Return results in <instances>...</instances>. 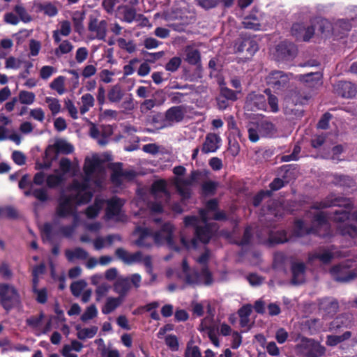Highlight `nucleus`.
<instances>
[{"instance_id": "nucleus-1", "label": "nucleus", "mask_w": 357, "mask_h": 357, "mask_svg": "<svg viewBox=\"0 0 357 357\" xmlns=\"http://www.w3.org/2000/svg\"><path fill=\"white\" fill-rule=\"evenodd\" d=\"M84 172L83 183L75 181L68 190L61 196L56 209V214L59 217L64 218L69 215L74 216L73 225L62 227L58 231L60 235L66 237L70 236L78 225V215L75 213L76 206L89 202L92 197V185L94 188H100L105 179V170L101 160L97 155L86 158Z\"/></svg>"}, {"instance_id": "nucleus-2", "label": "nucleus", "mask_w": 357, "mask_h": 357, "mask_svg": "<svg viewBox=\"0 0 357 357\" xmlns=\"http://www.w3.org/2000/svg\"><path fill=\"white\" fill-rule=\"evenodd\" d=\"M218 202L215 199L208 201L206 205V208L200 211V217L202 223L204 225V227L199 226V220L195 216H188L184 219L186 226L193 225L196 227V236L204 243L209 241L214 232L217 230L215 225H209L206 223L207 220L211 218L220 220L225 218L222 211H216Z\"/></svg>"}, {"instance_id": "nucleus-3", "label": "nucleus", "mask_w": 357, "mask_h": 357, "mask_svg": "<svg viewBox=\"0 0 357 357\" xmlns=\"http://www.w3.org/2000/svg\"><path fill=\"white\" fill-rule=\"evenodd\" d=\"M331 197L324 202L321 203L319 207H313L307 213V218H312V227L310 229H305L304 222L302 220H298L296 222V232L298 235H303L305 233L315 232L321 235L320 229L323 228L324 230L328 229V218L319 209L326 207H331L333 206H347L350 205V202L348 199L340 198V197Z\"/></svg>"}, {"instance_id": "nucleus-4", "label": "nucleus", "mask_w": 357, "mask_h": 357, "mask_svg": "<svg viewBox=\"0 0 357 357\" xmlns=\"http://www.w3.org/2000/svg\"><path fill=\"white\" fill-rule=\"evenodd\" d=\"M174 228L170 223L165 224L153 234L148 228L138 227L135 231L136 234L139 236L136 244L140 247H149L151 245V241L148 240L153 238L156 244L166 245L169 249L178 251V248L174 245Z\"/></svg>"}, {"instance_id": "nucleus-5", "label": "nucleus", "mask_w": 357, "mask_h": 357, "mask_svg": "<svg viewBox=\"0 0 357 357\" xmlns=\"http://www.w3.org/2000/svg\"><path fill=\"white\" fill-rule=\"evenodd\" d=\"M210 257V252L206 250L204 252L196 259V261L202 266L201 274L196 271L191 269L188 266L186 259L182 263V273L181 278L188 284L196 285L204 284L209 285L212 283L213 279L211 273L205 266Z\"/></svg>"}, {"instance_id": "nucleus-6", "label": "nucleus", "mask_w": 357, "mask_h": 357, "mask_svg": "<svg viewBox=\"0 0 357 357\" xmlns=\"http://www.w3.org/2000/svg\"><path fill=\"white\" fill-rule=\"evenodd\" d=\"M333 220L338 223L337 229L343 236H349L357 244V213L349 215L346 211H335Z\"/></svg>"}, {"instance_id": "nucleus-7", "label": "nucleus", "mask_w": 357, "mask_h": 357, "mask_svg": "<svg viewBox=\"0 0 357 357\" xmlns=\"http://www.w3.org/2000/svg\"><path fill=\"white\" fill-rule=\"evenodd\" d=\"M275 132L273 124L267 121L251 123L248 126V137L252 142H257L260 137H272Z\"/></svg>"}, {"instance_id": "nucleus-8", "label": "nucleus", "mask_w": 357, "mask_h": 357, "mask_svg": "<svg viewBox=\"0 0 357 357\" xmlns=\"http://www.w3.org/2000/svg\"><path fill=\"white\" fill-rule=\"evenodd\" d=\"M19 302V294L13 286L0 284V304L5 310H10Z\"/></svg>"}, {"instance_id": "nucleus-9", "label": "nucleus", "mask_w": 357, "mask_h": 357, "mask_svg": "<svg viewBox=\"0 0 357 357\" xmlns=\"http://www.w3.org/2000/svg\"><path fill=\"white\" fill-rule=\"evenodd\" d=\"M296 349L305 357H321L325 353V348L312 339H303Z\"/></svg>"}, {"instance_id": "nucleus-10", "label": "nucleus", "mask_w": 357, "mask_h": 357, "mask_svg": "<svg viewBox=\"0 0 357 357\" xmlns=\"http://www.w3.org/2000/svg\"><path fill=\"white\" fill-rule=\"evenodd\" d=\"M199 173L192 172L188 178L176 177L174 183L183 199H188L190 196L191 187L197 183Z\"/></svg>"}, {"instance_id": "nucleus-11", "label": "nucleus", "mask_w": 357, "mask_h": 357, "mask_svg": "<svg viewBox=\"0 0 357 357\" xmlns=\"http://www.w3.org/2000/svg\"><path fill=\"white\" fill-rule=\"evenodd\" d=\"M74 148L72 144L64 139H56L52 145H50L45 151L47 158H56V154H68L73 151Z\"/></svg>"}, {"instance_id": "nucleus-12", "label": "nucleus", "mask_w": 357, "mask_h": 357, "mask_svg": "<svg viewBox=\"0 0 357 357\" xmlns=\"http://www.w3.org/2000/svg\"><path fill=\"white\" fill-rule=\"evenodd\" d=\"M351 259H348L331 269V274L334 279L339 282H349L355 278V274L348 273L347 269L352 266Z\"/></svg>"}, {"instance_id": "nucleus-13", "label": "nucleus", "mask_w": 357, "mask_h": 357, "mask_svg": "<svg viewBox=\"0 0 357 357\" xmlns=\"http://www.w3.org/2000/svg\"><path fill=\"white\" fill-rule=\"evenodd\" d=\"M107 24L105 20H98L92 15L89 17L88 29L94 35L93 38L105 40L107 35Z\"/></svg>"}, {"instance_id": "nucleus-14", "label": "nucleus", "mask_w": 357, "mask_h": 357, "mask_svg": "<svg viewBox=\"0 0 357 357\" xmlns=\"http://www.w3.org/2000/svg\"><path fill=\"white\" fill-rule=\"evenodd\" d=\"M123 202L117 197H113L107 201V207L106 209V216L108 219L115 220H121V207Z\"/></svg>"}, {"instance_id": "nucleus-15", "label": "nucleus", "mask_w": 357, "mask_h": 357, "mask_svg": "<svg viewBox=\"0 0 357 357\" xmlns=\"http://www.w3.org/2000/svg\"><path fill=\"white\" fill-rule=\"evenodd\" d=\"M185 109L183 106L172 107L165 112V121L167 126H172L181 121L185 114Z\"/></svg>"}, {"instance_id": "nucleus-16", "label": "nucleus", "mask_w": 357, "mask_h": 357, "mask_svg": "<svg viewBox=\"0 0 357 357\" xmlns=\"http://www.w3.org/2000/svg\"><path fill=\"white\" fill-rule=\"evenodd\" d=\"M276 56L278 59H291L296 54V48L295 45L287 41L279 43L276 47Z\"/></svg>"}, {"instance_id": "nucleus-17", "label": "nucleus", "mask_w": 357, "mask_h": 357, "mask_svg": "<svg viewBox=\"0 0 357 357\" xmlns=\"http://www.w3.org/2000/svg\"><path fill=\"white\" fill-rule=\"evenodd\" d=\"M243 27L254 31L265 30V24L263 23V16L260 13H252L245 17L243 21Z\"/></svg>"}, {"instance_id": "nucleus-18", "label": "nucleus", "mask_w": 357, "mask_h": 357, "mask_svg": "<svg viewBox=\"0 0 357 357\" xmlns=\"http://www.w3.org/2000/svg\"><path fill=\"white\" fill-rule=\"evenodd\" d=\"M246 107L250 110H267L266 98L263 95L251 93L247 97Z\"/></svg>"}, {"instance_id": "nucleus-19", "label": "nucleus", "mask_w": 357, "mask_h": 357, "mask_svg": "<svg viewBox=\"0 0 357 357\" xmlns=\"http://www.w3.org/2000/svg\"><path fill=\"white\" fill-rule=\"evenodd\" d=\"M118 11L121 15V20L127 23H132L142 17V15L137 13L135 8L130 7L128 5L119 6L118 7Z\"/></svg>"}, {"instance_id": "nucleus-20", "label": "nucleus", "mask_w": 357, "mask_h": 357, "mask_svg": "<svg viewBox=\"0 0 357 357\" xmlns=\"http://www.w3.org/2000/svg\"><path fill=\"white\" fill-rule=\"evenodd\" d=\"M221 138L214 133H208L206 136L202 151L204 153H214L220 146Z\"/></svg>"}, {"instance_id": "nucleus-21", "label": "nucleus", "mask_w": 357, "mask_h": 357, "mask_svg": "<svg viewBox=\"0 0 357 357\" xmlns=\"http://www.w3.org/2000/svg\"><path fill=\"white\" fill-rule=\"evenodd\" d=\"M287 75L282 71H274L271 73L267 77L268 84L275 89L285 86L289 82Z\"/></svg>"}, {"instance_id": "nucleus-22", "label": "nucleus", "mask_w": 357, "mask_h": 357, "mask_svg": "<svg viewBox=\"0 0 357 357\" xmlns=\"http://www.w3.org/2000/svg\"><path fill=\"white\" fill-rule=\"evenodd\" d=\"M335 91L337 95L347 98H352L356 93L355 85L349 82H339L335 86Z\"/></svg>"}, {"instance_id": "nucleus-23", "label": "nucleus", "mask_w": 357, "mask_h": 357, "mask_svg": "<svg viewBox=\"0 0 357 357\" xmlns=\"http://www.w3.org/2000/svg\"><path fill=\"white\" fill-rule=\"evenodd\" d=\"M135 177V172L132 171L124 172L121 164L114 165V172L112 174V181L114 183L119 185L123 179L131 180Z\"/></svg>"}, {"instance_id": "nucleus-24", "label": "nucleus", "mask_w": 357, "mask_h": 357, "mask_svg": "<svg viewBox=\"0 0 357 357\" xmlns=\"http://www.w3.org/2000/svg\"><path fill=\"white\" fill-rule=\"evenodd\" d=\"M291 32L297 38L303 39L305 41L309 40L314 33V29L312 26L305 27L301 24H294L291 28Z\"/></svg>"}, {"instance_id": "nucleus-25", "label": "nucleus", "mask_w": 357, "mask_h": 357, "mask_svg": "<svg viewBox=\"0 0 357 357\" xmlns=\"http://www.w3.org/2000/svg\"><path fill=\"white\" fill-rule=\"evenodd\" d=\"M6 139H10L19 145L21 143L22 137L16 130L0 126V142Z\"/></svg>"}, {"instance_id": "nucleus-26", "label": "nucleus", "mask_w": 357, "mask_h": 357, "mask_svg": "<svg viewBox=\"0 0 357 357\" xmlns=\"http://www.w3.org/2000/svg\"><path fill=\"white\" fill-rule=\"evenodd\" d=\"M116 255L120 259L128 264L139 262L142 259L141 252L130 253L122 248L117 249Z\"/></svg>"}, {"instance_id": "nucleus-27", "label": "nucleus", "mask_w": 357, "mask_h": 357, "mask_svg": "<svg viewBox=\"0 0 357 357\" xmlns=\"http://www.w3.org/2000/svg\"><path fill=\"white\" fill-rule=\"evenodd\" d=\"M113 287L119 296L124 299L130 289L128 278L119 277L114 283Z\"/></svg>"}, {"instance_id": "nucleus-28", "label": "nucleus", "mask_w": 357, "mask_h": 357, "mask_svg": "<svg viewBox=\"0 0 357 357\" xmlns=\"http://www.w3.org/2000/svg\"><path fill=\"white\" fill-rule=\"evenodd\" d=\"M151 193L155 198H163L165 201L169 198V193L166 189V183L162 180L157 181L153 183Z\"/></svg>"}, {"instance_id": "nucleus-29", "label": "nucleus", "mask_w": 357, "mask_h": 357, "mask_svg": "<svg viewBox=\"0 0 357 357\" xmlns=\"http://www.w3.org/2000/svg\"><path fill=\"white\" fill-rule=\"evenodd\" d=\"M123 298L121 297H107L101 311L105 314H110L119 307L123 302Z\"/></svg>"}, {"instance_id": "nucleus-30", "label": "nucleus", "mask_w": 357, "mask_h": 357, "mask_svg": "<svg viewBox=\"0 0 357 357\" xmlns=\"http://www.w3.org/2000/svg\"><path fill=\"white\" fill-rule=\"evenodd\" d=\"M185 61L190 65H198L200 63V52L192 45L185 47L184 50Z\"/></svg>"}, {"instance_id": "nucleus-31", "label": "nucleus", "mask_w": 357, "mask_h": 357, "mask_svg": "<svg viewBox=\"0 0 357 357\" xmlns=\"http://www.w3.org/2000/svg\"><path fill=\"white\" fill-rule=\"evenodd\" d=\"M292 282L295 284H301L305 281V265L303 263H294L291 267Z\"/></svg>"}, {"instance_id": "nucleus-32", "label": "nucleus", "mask_w": 357, "mask_h": 357, "mask_svg": "<svg viewBox=\"0 0 357 357\" xmlns=\"http://www.w3.org/2000/svg\"><path fill=\"white\" fill-rule=\"evenodd\" d=\"M65 255L69 261L73 262L75 260H84L88 259L89 254L85 250L81 248H76L75 249L66 250Z\"/></svg>"}, {"instance_id": "nucleus-33", "label": "nucleus", "mask_w": 357, "mask_h": 357, "mask_svg": "<svg viewBox=\"0 0 357 357\" xmlns=\"http://www.w3.org/2000/svg\"><path fill=\"white\" fill-rule=\"evenodd\" d=\"M340 255L337 252H334L329 250H321L313 254L310 257V260L313 261L316 259H319L321 262L326 264L331 261V259L335 257H340Z\"/></svg>"}, {"instance_id": "nucleus-34", "label": "nucleus", "mask_w": 357, "mask_h": 357, "mask_svg": "<svg viewBox=\"0 0 357 357\" xmlns=\"http://www.w3.org/2000/svg\"><path fill=\"white\" fill-rule=\"evenodd\" d=\"M119 240V236L116 235H109L106 238L98 237L93 241V245L96 250H99L111 246L114 241Z\"/></svg>"}, {"instance_id": "nucleus-35", "label": "nucleus", "mask_w": 357, "mask_h": 357, "mask_svg": "<svg viewBox=\"0 0 357 357\" xmlns=\"http://www.w3.org/2000/svg\"><path fill=\"white\" fill-rule=\"evenodd\" d=\"M35 6L38 12L43 13L49 17H54L58 13L56 7L50 2L38 3Z\"/></svg>"}, {"instance_id": "nucleus-36", "label": "nucleus", "mask_w": 357, "mask_h": 357, "mask_svg": "<svg viewBox=\"0 0 357 357\" xmlns=\"http://www.w3.org/2000/svg\"><path fill=\"white\" fill-rule=\"evenodd\" d=\"M66 179L63 174H60L59 171H55L54 174H50L47 178V185L50 188H55L63 183Z\"/></svg>"}, {"instance_id": "nucleus-37", "label": "nucleus", "mask_w": 357, "mask_h": 357, "mask_svg": "<svg viewBox=\"0 0 357 357\" xmlns=\"http://www.w3.org/2000/svg\"><path fill=\"white\" fill-rule=\"evenodd\" d=\"M77 170V167L73 166L69 159L66 158L61 159L59 162V170H58L60 174H63L64 176H66L67 173L72 172L74 176Z\"/></svg>"}, {"instance_id": "nucleus-38", "label": "nucleus", "mask_w": 357, "mask_h": 357, "mask_svg": "<svg viewBox=\"0 0 357 357\" xmlns=\"http://www.w3.org/2000/svg\"><path fill=\"white\" fill-rule=\"evenodd\" d=\"M124 93L121 86L116 84L113 86L108 92V99L111 102L117 103L119 102L123 97Z\"/></svg>"}, {"instance_id": "nucleus-39", "label": "nucleus", "mask_w": 357, "mask_h": 357, "mask_svg": "<svg viewBox=\"0 0 357 357\" xmlns=\"http://www.w3.org/2000/svg\"><path fill=\"white\" fill-rule=\"evenodd\" d=\"M105 205V201L101 199H96L94 204L88 207L86 211V216L89 218L96 217Z\"/></svg>"}, {"instance_id": "nucleus-40", "label": "nucleus", "mask_w": 357, "mask_h": 357, "mask_svg": "<svg viewBox=\"0 0 357 357\" xmlns=\"http://www.w3.org/2000/svg\"><path fill=\"white\" fill-rule=\"evenodd\" d=\"M66 77L63 76H58L50 84V87L56 91L58 94L63 95L66 93V90L65 88Z\"/></svg>"}, {"instance_id": "nucleus-41", "label": "nucleus", "mask_w": 357, "mask_h": 357, "mask_svg": "<svg viewBox=\"0 0 357 357\" xmlns=\"http://www.w3.org/2000/svg\"><path fill=\"white\" fill-rule=\"evenodd\" d=\"M74 48L71 42L68 40H64L59 43L58 47L54 50V54L56 56L59 57L63 54H66L73 51Z\"/></svg>"}, {"instance_id": "nucleus-42", "label": "nucleus", "mask_w": 357, "mask_h": 357, "mask_svg": "<svg viewBox=\"0 0 357 357\" xmlns=\"http://www.w3.org/2000/svg\"><path fill=\"white\" fill-rule=\"evenodd\" d=\"M95 102V99L93 96L90 93L84 94L81 98V103L82 106L80 107V112L82 114H85L87 112L91 107H93Z\"/></svg>"}, {"instance_id": "nucleus-43", "label": "nucleus", "mask_w": 357, "mask_h": 357, "mask_svg": "<svg viewBox=\"0 0 357 357\" xmlns=\"http://www.w3.org/2000/svg\"><path fill=\"white\" fill-rule=\"evenodd\" d=\"M241 93V90L233 91L226 86H222L220 89V95L227 100L236 101L238 98V94Z\"/></svg>"}, {"instance_id": "nucleus-44", "label": "nucleus", "mask_w": 357, "mask_h": 357, "mask_svg": "<svg viewBox=\"0 0 357 357\" xmlns=\"http://www.w3.org/2000/svg\"><path fill=\"white\" fill-rule=\"evenodd\" d=\"M252 312V306L250 305L243 306L238 310V315L240 317V324L242 327H245L248 326L249 324V317Z\"/></svg>"}, {"instance_id": "nucleus-45", "label": "nucleus", "mask_w": 357, "mask_h": 357, "mask_svg": "<svg viewBox=\"0 0 357 357\" xmlns=\"http://www.w3.org/2000/svg\"><path fill=\"white\" fill-rule=\"evenodd\" d=\"M320 307L321 309L326 311L328 314H333L337 311L338 304L335 300L325 298L321 301Z\"/></svg>"}, {"instance_id": "nucleus-46", "label": "nucleus", "mask_w": 357, "mask_h": 357, "mask_svg": "<svg viewBox=\"0 0 357 357\" xmlns=\"http://www.w3.org/2000/svg\"><path fill=\"white\" fill-rule=\"evenodd\" d=\"M18 99L21 104L30 105L34 102L36 95L33 92L22 90L19 93Z\"/></svg>"}, {"instance_id": "nucleus-47", "label": "nucleus", "mask_w": 357, "mask_h": 357, "mask_svg": "<svg viewBox=\"0 0 357 357\" xmlns=\"http://www.w3.org/2000/svg\"><path fill=\"white\" fill-rule=\"evenodd\" d=\"M98 332V327L91 326L89 328H77V337L79 339L85 340L92 338Z\"/></svg>"}, {"instance_id": "nucleus-48", "label": "nucleus", "mask_w": 357, "mask_h": 357, "mask_svg": "<svg viewBox=\"0 0 357 357\" xmlns=\"http://www.w3.org/2000/svg\"><path fill=\"white\" fill-rule=\"evenodd\" d=\"M350 332L347 331L342 335H328L326 338V344L328 346H335L337 344L348 340L351 337Z\"/></svg>"}, {"instance_id": "nucleus-49", "label": "nucleus", "mask_w": 357, "mask_h": 357, "mask_svg": "<svg viewBox=\"0 0 357 357\" xmlns=\"http://www.w3.org/2000/svg\"><path fill=\"white\" fill-rule=\"evenodd\" d=\"M45 102L47 104L49 109L51 111L53 116L56 115L61 112V105L57 98L52 97H46Z\"/></svg>"}, {"instance_id": "nucleus-50", "label": "nucleus", "mask_w": 357, "mask_h": 357, "mask_svg": "<svg viewBox=\"0 0 357 357\" xmlns=\"http://www.w3.org/2000/svg\"><path fill=\"white\" fill-rule=\"evenodd\" d=\"M110 289V284L106 282H102L98 284L95 290L96 301H100L105 298L109 293Z\"/></svg>"}, {"instance_id": "nucleus-51", "label": "nucleus", "mask_w": 357, "mask_h": 357, "mask_svg": "<svg viewBox=\"0 0 357 357\" xmlns=\"http://www.w3.org/2000/svg\"><path fill=\"white\" fill-rule=\"evenodd\" d=\"M44 319V314L43 313H40L38 316L30 317L26 320L27 324L34 328L36 331V334L40 331L41 330V325L43 320Z\"/></svg>"}, {"instance_id": "nucleus-52", "label": "nucleus", "mask_w": 357, "mask_h": 357, "mask_svg": "<svg viewBox=\"0 0 357 357\" xmlns=\"http://www.w3.org/2000/svg\"><path fill=\"white\" fill-rule=\"evenodd\" d=\"M351 322V319L349 315H344L337 317L331 323V329H337L342 326H348Z\"/></svg>"}, {"instance_id": "nucleus-53", "label": "nucleus", "mask_w": 357, "mask_h": 357, "mask_svg": "<svg viewBox=\"0 0 357 357\" xmlns=\"http://www.w3.org/2000/svg\"><path fill=\"white\" fill-rule=\"evenodd\" d=\"M90 136L96 139L100 146H105L107 143V137L100 136V132L94 124H91L89 130Z\"/></svg>"}, {"instance_id": "nucleus-54", "label": "nucleus", "mask_w": 357, "mask_h": 357, "mask_svg": "<svg viewBox=\"0 0 357 357\" xmlns=\"http://www.w3.org/2000/svg\"><path fill=\"white\" fill-rule=\"evenodd\" d=\"M86 285L87 283L83 280L73 282L70 285L72 294L75 296H79Z\"/></svg>"}, {"instance_id": "nucleus-55", "label": "nucleus", "mask_w": 357, "mask_h": 357, "mask_svg": "<svg viewBox=\"0 0 357 357\" xmlns=\"http://www.w3.org/2000/svg\"><path fill=\"white\" fill-rule=\"evenodd\" d=\"M22 63V61L14 56H8L5 61V68L6 69L17 70Z\"/></svg>"}, {"instance_id": "nucleus-56", "label": "nucleus", "mask_w": 357, "mask_h": 357, "mask_svg": "<svg viewBox=\"0 0 357 357\" xmlns=\"http://www.w3.org/2000/svg\"><path fill=\"white\" fill-rule=\"evenodd\" d=\"M25 195H33L36 199L40 201H45L47 199V190L45 189H34L33 186H31L29 191L25 192Z\"/></svg>"}, {"instance_id": "nucleus-57", "label": "nucleus", "mask_w": 357, "mask_h": 357, "mask_svg": "<svg viewBox=\"0 0 357 357\" xmlns=\"http://www.w3.org/2000/svg\"><path fill=\"white\" fill-rule=\"evenodd\" d=\"M56 71V68L52 66H43L39 72L40 77L43 80H47Z\"/></svg>"}, {"instance_id": "nucleus-58", "label": "nucleus", "mask_w": 357, "mask_h": 357, "mask_svg": "<svg viewBox=\"0 0 357 357\" xmlns=\"http://www.w3.org/2000/svg\"><path fill=\"white\" fill-rule=\"evenodd\" d=\"M98 314L97 307L94 305L89 306L82 314L81 319L83 321H87L96 317Z\"/></svg>"}, {"instance_id": "nucleus-59", "label": "nucleus", "mask_w": 357, "mask_h": 357, "mask_svg": "<svg viewBox=\"0 0 357 357\" xmlns=\"http://www.w3.org/2000/svg\"><path fill=\"white\" fill-rule=\"evenodd\" d=\"M265 92L268 96L267 99L270 110L274 113L278 112L279 107L278 98L275 96L271 94L269 90H266Z\"/></svg>"}, {"instance_id": "nucleus-60", "label": "nucleus", "mask_w": 357, "mask_h": 357, "mask_svg": "<svg viewBox=\"0 0 357 357\" xmlns=\"http://www.w3.org/2000/svg\"><path fill=\"white\" fill-rule=\"evenodd\" d=\"M14 10L22 22H29L31 20V16L22 5H17L15 7Z\"/></svg>"}, {"instance_id": "nucleus-61", "label": "nucleus", "mask_w": 357, "mask_h": 357, "mask_svg": "<svg viewBox=\"0 0 357 357\" xmlns=\"http://www.w3.org/2000/svg\"><path fill=\"white\" fill-rule=\"evenodd\" d=\"M185 357H202L199 347L192 343H188L185 351Z\"/></svg>"}, {"instance_id": "nucleus-62", "label": "nucleus", "mask_w": 357, "mask_h": 357, "mask_svg": "<svg viewBox=\"0 0 357 357\" xmlns=\"http://www.w3.org/2000/svg\"><path fill=\"white\" fill-rule=\"evenodd\" d=\"M243 45L247 46L246 52L250 54H254L258 50L257 43L250 38H245L243 40Z\"/></svg>"}, {"instance_id": "nucleus-63", "label": "nucleus", "mask_w": 357, "mask_h": 357, "mask_svg": "<svg viewBox=\"0 0 357 357\" xmlns=\"http://www.w3.org/2000/svg\"><path fill=\"white\" fill-rule=\"evenodd\" d=\"M89 52L86 47H79L75 52V61L77 63H82L88 57Z\"/></svg>"}, {"instance_id": "nucleus-64", "label": "nucleus", "mask_w": 357, "mask_h": 357, "mask_svg": "<svg viewBox=\"0 0 357 357\" xmlns=\"http://www.w3.org/2000/svg\"><path fill=\"white\" fill-rule=\"evenodd\" d=\"M181 63V58L174 56L172 58L169 60V61L166 64L165 69L168 71L174 72L179 68Z\"/></svg>"}]
</instances>
